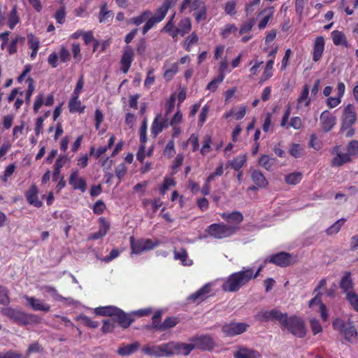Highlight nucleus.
Wrapping results in <instances>:
<instances>
[{
	"label": "nucleus",
	"mask_w": 358,
	"mask_h": 358,
	"mask_svg": "<svg viewBox=\"0 0 358 358\" xmlns=\"http://www.w3.org/2000/svg\"><path fill=\"white\" fill-rule=\"evenodd\" d=\"M262 268V266H259L255 273H254V271L250 268H244L239 272L232 273L223 282L222 285V289L224 292H230L238 291L241 287L247 284L251 279L257 278Z\"/></svg>",
	"instance_id": "obj_1"
},
{
	"label": "nucleus",
	"mask_w": 358,
	"mask_h": 358,
	"mask_svg": "<svg viewBox=\"0 0 358 358\" xmlns=\"http://www.w3.org/2000/svg\"><path fill=\"white\" fill-rule=\"evenodd\" d=\"M181 13H192L197 22L207 18V7L203 0H182L180 5Z\"/></svg>",
	"instance_id": "obj_2"
},
{
	"label": "nucleus",
	"mask_w": 358,
	"mask_h": 358,
	"mask_svg": "<svg viewBox=\"0 0 358 358\" xmlns=\"http://www.w3.org/2000/svg\"><path fill=\"white\" fill-rule=\"evenodd\" d=\"M347 152L343 153L340 150V147L336 146L334 148V152L336 157L332 159V165L334 166H341L344 164L352 161V157L358 156V141H350L346 146Z\"/></svg>",
	"instance_id": "obj_3"
},
{
	"label": "nucleus",
	"mask_w": 358,
	"mask_h": 358,
	"mask_svg": "<svg viewBox=\"0 0 358 358\" xmlns=\"http://www.w3.org/2000/svg\"><path fill=\"white\" fill-rule=\"evenodd\" d=\"M341 131L345 132L346 137H351L355 134L352 127L357 120V113L355 106L351 103L345 106L342 111Z\"/></svg>",
	"instance_id": "obj_4"
},
{
	"label": "nucleus",
	"mask_w": 358,
	"mask_h": 358,
	"mask_svg": "<svg viewBox=\"0 0 358 358\" xmlns=\"http://www.w3.org/2000/svg\"><path fill=\"white\" fill-rule=\"evenodd\" d=\"M159 357L172 355H187L191 352V347L180 342H169L158 345Z\"/></svg>",
	"instance_id": "obj_5"
},
{
	"label": "nucleus",
	"mask_w": 358,
	"mask_h": 358,
	"mask_svg": "<svg viewBox=\"0 0 358 358\" xmlns=\"http://www.w3.org/2000/svg\"><path fill=\"white\" fill-rule=\"evenodd\" d=\"M2 314L20 325H27L38 322V318L36 315L28 314L20 309L10 307L3 308Z\"/></svg>",
	"instance_id": "obj_6"
},
{
	"label": "nucleus",
	"mask_w": 358,
	"mask_h": 358,
	"mask_svg": "<svg viewBox=\"0 0 358 358\" xmlns=\"http://www.w3.org/2000/svg\"><path fill=\"white\" fill-rule=\"evenodd\" d=\"M282 330L287 329L294 336L299 338H303L306 334V328L304 321L299 317L292 315L289 317L285 315V321L282 323Z\"/></svg>",
	"instance_id": "obj_7"
},
{
	"label": "nucleus",
	"mask_w": 358,
	"mask_h": 358,
	"mask_svg": "<svg viewBox=\"0 0 358 358\" xmlns=\"http://www.w3.org/2000/svg\"><path fill=\"white\" fill-rule=\"evenodd\" d=\"M333 327L342 334L346 341L351 343H356L358 341V334L355 327L351 323H346L340 318L333 322Z\"/></svg>",
	"instance_id": "obj_8"
},
{
	"label": "nucleus",
	"mask_w": 358,
	"mask_h": 358,
	"mask_svg": "<svg viewBox=\"0 0 358 358\" xmlns=\"http://www.w3.org/2000/svg\"><path fill=\"white\" fill-rule=\"evenodd\" d=\"M238 227L224 224H213L208 227L207 232L209 236L215 238H224L233 235Z\"/></svg>",
	"instance_id": "obj_9"
},
{
	"label": "nucleus",
	"mask_w": 358,
	"mask_h": 358,
	"mask_svg": "<svg viewBox=\"0 0 358 358\" xmlns=\"http://www.w3.org/2000/svg\"><path fill=\"white\" fill-rule=\"evenodd\" d=\"M286 313H282L278 309L271 310H261L255 315V319L260 322H268L277 320L280 324L285 322Z\"/></svg>",
	"instance_id": "obj_10"
},
{
	"label": "nucleus",
	"mask_w": 358,
	"mask_h": 358,
	"mask_svg": "<svg viewBox=\"0 0 358 358\" xmlns=\"http://www.w3.org/2000/svg\"><path fill=\"white\" fill-rule=\"evenodd\" d=\"M248 327L249 324L245 322H232L224 324L222 331L227 336L233 337L245 332Z\"/></svg>",
	"instance_id": "obj_11"
},
{
	"label": "nucleus",
	"mask_w": 358,
	"mask_h": 358,
	"mask_svg": "<svg viewBox=\"0 0 358 358\" xmlns=\"http://www.w3.org/2000/svg\"><path fill=\"white\" fill-rule=\"evenodd\" d=\"M191 343H185V345L191 347V351L194 348L202 350H210L213 347V341L208 336H200L193 338Z\"/></svg>",
	"instance_id": "obj_12"
},
{
	"label": "nucleus",
	"mask_w": 358,
	"mask_h": 358,
	"mask_svg": "<svg viewBox=\"0 0 358 358\" xmlns=\"http://www.w3.org/2000/svg\"><path fill=\"white\" fill-rule=\"evenodd\" d=\"M320 121L323 131L328 132L336 125V117L329 110H324L320 115Z\"/></svg>",
	"instance_id": "obj_13"
},
{
	"label": "nucleus",
	"mask_w": 358,
	"mask_h": 358,
	"mask_svg": "<svg viewBox=\"0 0 358 358\" xmlns=\"http://www.w3.org/2000/svg\"><path fill=\"white\" fill-rule=\"evenodd\" d=\"M234 357L235 358H262V355L255 349L241 345L234 352Z\"/></svg>",
	"instance_id": "obj_14"
},
{
	"label": "nucleus",
	"mask_w": 358,
	"mask_h": 358,
	"mask_svg": "<svg viewBox=\"0 0 358 358\" xmlns=\"http://www.w3.org/2000/svg\"><path fill=\"white\" fill-rule=\"evenodd\" d=\"M24 299L27 301V305L35 311L48 312L50 310V306L41 299L27 295L24 296Z\"/></svg>",
	"instance_id": "obj_15"
},
{
	"label": "nucleus",
	"mask_w": 358,
	"mask_h": 358,
	"mask_svg": "<svg viewBox=\"0 0 358 358\" xmlns=\"http://www.w3.org/2000/svg\"><path fill=\"white\" fill-rule=\"evenodd\" d=\"M310 87L308 85H305L296 99V108L298 110H301L304 108L309 107L311 99L309 97Z\"/></svg>",
	"instance_id": "obj_16"
},
{
	"label": "nucleus",
	"mask_w": 358,
	"mask_h": 358,
	"mask_svg": "<svg viewBox=\"0 0 358 358\" xmlns=\"http://www.w3.org/2000/svg\"><path fill=\"white\" fill-rule=\"evenodd\" d=\"M325 40L322 36L315 38L313 42V60L318 62L322 58L324 50Z\"/></svg>",
	"instance_id": "obj_17"
},
{
	"label": "nucleus",
	"mask_w": 358,
	"mask_h": 358,
	"mask_svg": "<svg viewBox=\"0 0 358 358\" xmlns=\"http://www.w3.org/2000/svg\"><path fill=\"white\" fill-rule=\"evenodd\" d=\"M167 126V117H163L161 114H157L151 126L152 135L156 137Z\"/></svg>",
	"instance_id": "obj_18"
},
{
	"label": "nucleus",
	"mask_w": 358,
	"mask_h": 358,
	"mask_svg": "<svg viewBox=\"0 0 358 358\" xmlns=\"http://www.w3.org/2000/svg\"><path fill=\"white\" fill-rule=\"evenodd\" d=\"M267 261L268 259H266L265 262ZM268 262L280 266H286L291 264L292 258L288 253L279 252L271 255L268 259Z\"/></svg>",
	"instance_id": "obj_19"
},
{
	"label": "nucleus",
	"mask_w": 358,
	"mask_h": 358,
	"mask_svg": "<svg viewBox=\"0 0 358 358\" xmlns=\"http://www.w3.org/2000/svg\"><path fill=\"white\" fill-rule=\"evenodd\" d=\"M69 184L74 189H79L82 192H85L86 190V180L85 178L79 177L78 171H74L71 173L69 177Z\"/></svg>",
	"instance_id": "obj_20"
},
{
	"label": "nucleus",
	"mask_w": 358,
	"mask_h": 358,
	"mask_svg": "<svg viewBox=\"0 0 358 358\" xmlns=\"http://www.w3.org/2000/svg\"><path fill=\"white\" fill-rule=\"evenodd\" d=\"M38 189L35 185H32L26 192L25 196L28 203L35 207L39 208L42 206V201L39 200Z\"/></svg>",
	"instance_id": "obj_21"
},
{
	"label": "nucleus",
	"mask_w": 358,
	"mask_h": 358,
	"mask_svg": "<svg viewBox=\"0 0 358 358\" xmlns=\"http://www.w3.org/2000/svg\"><path fill=\"white\" fill-rule=\"evenodd\" d=\"M213 283L205 285L200 289L189 296V299L194 302L199 303L206 299L210 294V287Z\"/></svg>",
	"instance_id": "obj_22"
},
{
	"label": "nucleus",
	"mask_w": 358,
	"mask_h": 358,
	"mask_svg": "<svg viewBox=\"0 0 358 358\" xmlns=\"http://www.w3.org/2000/svg\"><path fill=\"white\" fill-rule=\"evenodd\" d=\"M134 59V51L132 48L127 45L124 48L122 59H121V64H122V71L126 73L128 72L131 64Z\"/></svg>",
	"instance_id": "obj_23"
},
{
	"label": "nucleus",
	"mask_w": 358,
	"mask_h": 358,
	"mask_svg": "<svg viewBox=\"0 0 358 358\" xmlns=\"http://www.w3.org/2000/svg\"><path fill=\"white\" fill-rule=\"evenodd\" d=\"M170 0H164L162 5L156 10L152 17L158 23L164 20L170 8L174 6Z\"/></svg>",
	"instance_id": "obj_24"
},
{
	"label": "nucleus",
	"mask_w": 358,
	"mask_h": 358,
	"mask_svg": "<svg viewBox=\"0 0 358 358\" xmlns=\"http://www.w3.org/2000/svg\"><path fill=\"white\" fill-rule=\"evenodd\" d=\"M340 287L342 289L343 292L346 294L348 293H351L354 291V283L352 282V279L351 278V273L350 272H347L342 277L340 282Z\"/></svg>",
	"instance_id": "obj_25"
},
{
	"label": "nucleus",
	"mask_w": 358,
	"mask_h": 358,
	"mask_svg": "<svg viewBox=\"0 0 358 358\" xmlns=\"http://www.w3.org/2000/svg\"><path fill=\"white\" fill-rule=\"evenodd\" d=\"M192 29V22L189 17L182 19L176 27V37L180 35L181 36L188 34Z\"/></svg>",
	"instance_id": "obj_26"
},
{
	"label": "nucleus",
	"mask_w": 358,
	"mask_h": 358,
	"mask_svg": "<svg viewBox=\"0 0 358 358\" xmlns=\"http://www.w3.org/2000/svg\"><path fill=\"white\" fill-rule=\"evenodd\" d=\"M331 36L333 43L335 45H343L345 48L349 47V43L348 42L346 36L343 31L334 30L331 31Z\"/></svg>",
	"instance_id": "obj_27"
},
{
	"label": "nucleus",
	"mask_w": 358,
	"mask_h": 358,
	"mask_svg": "<svg viewBox=\"0 0 358 358\" xmlns=\"http://www.w3.org/2000/svg\"><path fill=\"white\" fill-rule=\"evenodd\" d=\"M117 310L113 316L115 322H118L124 329L129 327L132 322V320L120 309L117 308Z\"/></svg>",
	"instance_id": "obj_28"
},
{
	"label": "nucleus",
	"mask_w": 358,
	"mask_h": 358,
	"mask_svg": "<svg viewBox=\"0 0 358 358\" xmlns=\"http://www.w3.org/2000/svg\"><path fill=\"white\" fill-rule=\"evenodd\" d=\"M222 217L231 224L230 226L236 227L243 221V217L239 212H233L231 213H224Z\"/></svg>",
	"instance_id": "obj_29"
},
{
	"label": "nucleus",
	"mask_w": 358,
	"mask_h": 358,
	"mask_svg": "<svg viewBox=\"0 0 358 358\" xmlns=\"http://www.w3.org/2000/svg\"><path fill=\"white\" fill-rule=\"evenodd\" d=\"M69 108L71 113H82L84 112L85 108V106L82 105L81 101L79 99V96L73 95L72 98L69 102Z\"/></svg>",
	"instance_id": "obj_30"
},
{
	"label": "nucleus",
	"mask_w": 358,
	"mask_h": 358,
	"mask_svg": "<svg viewBox=\"0 0 358 358\" xmlns=\"http://www.w3.org/2000/svg\"><path fill=\"white\" fill-rule=\"evenodd\" d=\"M273 61L272 59H268L266 65L264 66V69L263 73L260 78L259 83H263L269 78H271L273 75Z\"/></svg>",
	"instance_id": "obj_31"
},
{
	"label": "nucleus",
	"mask_w": 358,
	"mask_h": 358,
	"mask_svg": "<svg viewBox=\"0 0 358 358\" xmlns=\"http://www.w3.org/2000/svg\"><path fill=\"white\" fill-rule=\"evenodd\" d=\"M251 177L254 183L259 187H265L268 185L266 178L262 173L258 170L252 171Z\"/></svg>",
	"instance_id": "obj_32"
},
{
	"label": "nucleus",
	"mask_w": 358,
	"mask_h": 358,
	"mask_svg": "<svg viewBox=\"0 0 358 358\" xmlns=\"http://www.w3.org/2000/svg\"><path fill=\"white\" fill-rule=\"evenodd\" d=\"M117 308L115 306H108L96 308L94 309V313L97 315L110 316L113 317L114 314L117 313Z\"/></svg>",
	"instance_id": "obj_33"
},
{
	"label": "nucleus",
	"mask_w": 358,
	"mask_h": 358,
	"mask_svg": "<svg viewBox=\"0 0 358 358\" xmlns=\"http://www.w3.org/2000/svg\"><path fill=\"white\" fill-rule=\"evenodd\" d=\"M139 343L138 342H135L131 344L123 345L120 347L117 353L122 356H128L134 352H135L138 348H139Z\"/></svg>",
	"instance_id": "obj_34"
},
{
	"label": "nucleus",
	"mask_w": 358,
	"mask_h": 358,
	"mask_svg": "<svg viewBox=\"0 0 358 358\" xmlns=\"http://www.w3.org/2000/svg\"><path fill=\"white\" fill-rule=\"evenodd\" d=\"M108 229L109 225L108 224V223L104 220L101 219L99 231L97 232L92 234L90 236L89 239L96 240L102 238L106 234Z\"/></svg>",
	"instance_id": "obj_35"
},
{
	"label": "nucleus",
	"mask_w": 358,
	"mask_h": 358,
	"mask_svg": "<svg viewBox=\"0 0 358 358\" xmlns=\"http://www.w3.org/2000/svg\"><path fill=\"white\" fill-rule=\"evenodd\" d=\"M130 244H131V254L135 255H140L142 252L146 251L145 249H144V245L141 243V240H135L133 236L130 237Z\"/></svg>",
	"instance_id": "obj_36"
},
{
	"label": "nucleus",
	"mask_w": 358,
	"mask_h": 358,
	"mask_svg": "<svg viewBox=\"0 0 358 358\" xmlns=\"http://www.w3.org/2000/svg\"><path fill=\"white\" fill-rule=\"evenodd\" d=\"M174 257L176 259L180 260L184 266H190L192 264V261L188 259L187 252L183 249L175 251Z\"/></svg>",
	"instance_id": "obj_37"
},
{
	"label": "nucleus",
	"mask_w": 358,
	"mask_h": 358,
	"mask_svg": "<svg viewBox=\"0 0 358 358\" xmlns=\"http://www.w3.org/2000/svg\"><path fill=\"white\" fill-rule=\"evenodd\" d=\"M44 292L49 294L55 301H65L70 303L71 299L64 298L57 293L56 289L53 287L45 286L44 287Z\"/></svg>",
	"instance_id": "obj_38"
},
{
	"label": "nucleus",
	"mask_w": 358,
	"mask_h": 358,
	"mask_svg": "<svg viewBox=\"0 0 358 358\" xmlns=\"http://www.w3.org/2000/svg\"><path fill=\"white\" fill-rule=\"evenodd\" d=\"M24 42V38L19 35L16 36L12 39L9 45H8V52L9 55H14L17 51V44L19 43H23Z\"/></svg>",
	"instance_id": "obj_39"
},
{
	"label": "nucleus",
	"mask_w": 358,
	"mask_h": 358,
	"mask_svg": "<svg viewBox=\"0 0 358 358\" xmlns=\"http://www.w3.org/2000/svg\"><path fill=\"white\" fill-rule=\"evenodd\" d=\"M275 159L268 155H263L259 160V164L268 171H271L275 165Z\"/></svg>",
	"instance_id": "obj_40"
},
{
	"label": "nucleus",
	"mask_w": 358,
	"mask_h": 358,
	"mask_svg": "<svg viewBox=\"0 0 358 358\" xmlns=\"http://www.w3.org/2000/svg\"><path fill=\"white\" fill-rule=\"evenodd\" d=\"M107 4L104 3L101 6L99 15V20L101 23L108 22L113 17L111 11L106 8Z\"/></svg>",
	"instance_id": "obj_41"
},
{
	"label": "nucleus",
	"mask_w": 358,
	"mask_h": 358,
	"mask_svg": "<svg viewBox=\"0 0 358 358\" xmlns=\"http://www.w3.org/2000/svg\"><path fill=\"white\" fill-rule=\"evenodd\" d=\"M142 351L148 355L159 357V346L158 345L147 344L142 348Z\"/></svg>",
	"instance_id": "obj_42"
},
{
	"label": "nucleus",
	"mask_w": 358,
	"mask_h": 358,
	"mask_svg": "<svg viewBox=\"0 0 358 358\" xmlns=\"http://www.w3.org/2000/svg\"><path fill=\"white\" fill-rule=\"evenodd\" d=\"M303 127V122L302 119L300 117L295 116L291 117L289 122L287 121V126H286L285 128L289 129L290 127L299 130L302 129Z\"/></svg>",
	"instance_id": "obj_43"
},
{
	"label": "nucleus",
	"mask_w": 358,
	"mask_h": 358,
	"mask_svg": "<svg viewBox=\"0 0 358 358\" xmlns=\"http://www.w3.org/2000/svg\"><path fill=\"white\" fill-rule=\"evenodd\" d=\"M302 179V174L300 172H294L285 176V182L289 185H296L300 182Z\"/></svg>",
	"instance_id": "obj_44"
},
{
	"label": "nucleus",
	"mask_w": 358,
	"mask_h": 358,
	"mask_svg": "<svg viewBox=\"0 0 358 358\" xmlns=\"http://www.w3.org/2000/svg\"><path fill=\"white\" fill-rule=\"evenodd\" d=\"M198 41V36L195 32H192L189 36H188L185 38L183 43V47L185 48L187 51H190L192 46L197 43Z\"/></svg>",
	"instance_id": "obj_45"
},
{
	"label": "nucleus",
	"mask_w": 358,
	"mask_h": 358,
	"mask_svg": "<svg viewBox=\"0 0 358 358\" xmlns=\"http://www.w3.org/2000/svg\"><path fill=\"white\" fill-rule=\"evenodd\" d=\"M345 222V219L341 218L334 222L331 226H330L327 230L326 232L328 235H333L337 234L342 226L344 224Z\"/></svg>",
	"instance_id": "obj_46"
},
{
	"label": "nucleus",
	"mask_w": 358,
	"mask_h": 358,
	"mask_svg": "<svg viewBox=\"0 0 358 358\" xmlns=\"http://www.w3.org/2000/svg\"><path fill=\"white\" fill-rule=\"evenodd\" d=\"M237 30L238 29L235 24H227L222 29L221 35L223 38H227L231 34H236Z\"/></svg>",
	"instance_id": "obj_47"
},
{
	"label": "nucleus",
	"mask_w": 358,
	"mask_h": 358,
	"mask_svg": "<svg viewBox=\"0 0 358 358\" xmlns=\"http://www.w3.org/2000/svg\"><path fill=\"white\" fill-rule=\"evenodd\" d=\"M176 185L174 180L172 178L166 177L162 185L159 187V192L161 194L164 195L171 187Z\"/></svg>",
	"instance_id": "obj_48"
},
{
	"label": "nucleus",
	"mask_w": 358,
	"mask_h": 358,
	"mask_svg": "<svg viewBox=\"0 0 358 358\" xmlns=\"http://www.w3.org/2000/svg\"><path fill=\"white\" fill-rule=\"evenodd\" d=\"M255 24V20L254 18L249 19L248 20L244 22L239 29V34L243 35L244 34L248 33L251 31L253 26Z\"/></svg>",
	"instance_id": "obj_49"
},
{
	"label": "nucleus",
	"mask_w": 358,
	"mask_h": 358,
	"mask_svg": "<svg viewBox=\"0 0 358 358\" xmlns=\"http://www.w3.org/2000/svg\"><path fill=\"white\" fill-rule=\"evenodd\" d=\"M345 298L353 309L358 312V294L352 292L346 294Z\"/></svg>",
	"instance_id": "obj_50"
},
{
	"label": "nucleus",
	"mask_w": 358,
	"mask_h": 358,
	"mask_svg": "<svg viewBox=\"0 0 358 358\" xmlns=\"http://www.w3.org/2000/svg\"><path fill=\"white\" fill-rule=\"evenodd\" d=\"M246 162L245 155H240L236 157L231 162V168L236 171L241 169Z\"/></svg>",
	"instance_id": "obj_51"
},
{
	"label": "nucleus",
	"mask_w": 358,
	"mask_h": 358,
	"mask_svg": "<svg viewBox=\"0 0 358 358\" xmlns=\"http://www.w3.org/2000/svg\"><path fill=\"white\" fill-rule=\"evenodd\" d=\"M263 64L262 61L259 60H252L250 62V65H252V66L250 69V78H253L254 76H257L259 73V70L262 64Z\"/></svg>",
	"instance_id": "obj_52"
},
{
	"label": "nucleus",
	"mask_w": 358,
	"mask_h": 358,
	"mask_svg": "<svg viewBox=\"0 0 358 358\" xmlns=\"http://www.w3.org/2000/svg\"><path fill=\"white\" fill-rule=\"evenodd\" d=\"M178 322V320L176 317L166 318L163 323L160 325L159 330L164 331L167 329L175 327Z\"/></svg>",
	"instance_id": "obj_53"
},
{
	"label": "nucleus",
	"mask_w": 358,
	"mask_h": 358,
	"mask_svg": "<svg viewBox=\"0 0 358 358\" xmlns=\"http://www.w3.org/2000/svg\"><path fill=\"white\" fill-rule=\"evenodd\" d=\"M175 17V13L173 14L171 19L169 20V22L166 24V25L164 27V30L166 32H168L173 38L176 37V27H174V23H173V18Z\"/></svg>",
	"instance_id": "obj_54"
},
{
	"label": "nucleus",
	"mask_w": 358,
	"mask_h": 358,
	"mask_svg": "<svg viewBox=\"0 0 358 358\" xmlns=\"http://www.w3.org/2000/svg\"><path fill=\"white\" fill-rule=\"evenodd\" d=\"M18 22L19 17L17 15L16 9L13 8L8 15V25L10 29H13Z\"/></svg>",
	"instance_id": "obj_55"
},
{
	"label": "nucleus",
	"mask_w": 358,
	"mask_h": 358,
	"mask_svg": "<svg viewBox=\"0 0 358 358\" xmlns=\"http://www.w3.org/2000/svg\"><path fill=\"white\" fill-rule=\"evenodd\" d=\"M310 327L314 335L320 334L322 331V327L318 320L315 318H311L309 321Z\"/></svg>",
	"instance_id": "obj_56"
},
{
	"label": "nucleus",
	"mask_w": 358,
	"mask_h": 358,
	"mask_svg": "<svg viewBox=\"0 0 358 358\" xmlns=\"http://www.w3.org/2000/svg\"><path fill=\"white\" fill-rule=\"evenodd\" d=\"M224 78H223L222 75L218 76L212 80L207 85L206 89L210 92H215L218 87V85L222 83Z\"/></svg>",
	"instance_id": "obj_57"
},
{
	"label": "nucleus",
	"mask_w": 358,
	"mask_h": 358,
	"mask_svg": "<svg viewBox=\"0 0 358 358\" xmlns=\"http://www.w3.org/2000/svg\"><path fill=\"white\" fill-rule=\"evenodd\" d=\"M27 43L30 49H38L40 46L39 39L32 34L27 35Z\"/></svg>",
	"instance_id": "obj_58"
},
{
	"label": "nucleus",
	"mask_w": 358,
	"mask_h": 358,
	"mask_svg": "<svg viewBox=\"0 0 358 358\" xmlns=\"http://www.w3.org/2000/svg\"><path fill=\"white\" fill-rule=\"evenodd\" d=\"M115 327V321L113 317L109 320H103L102 331L103 333L112 332Z\"/></svg>",
	"instance_id": "obj_59"
},
{
	"label": "nucleus",
	"mask_w": 358,
	"mask_h": 358,
	"mask_svg": "<svg viewBox=\"0 0 358 358\" xmlns=\"http://www.w3.org/2000/svg\"><path fill=\"white\" fill-rule=\"evenodd\" d=\"M151 15V12L149 10H145L143 13H142L141 15L139 16H137L136 17H134L131 20L132 22L136 25L138 26L141 24H142L145 20L148 19Z\"/></svg>",
	"instance_id": "obj_60"
},
{
	"label": "nucleus",
	"mask_w": 358,
	"mask_h": 358,
	"mask_svg": "<svg viewBox=\"0 0 358 358\" xmlns=\"http://www.w3.org/2000/svg\"><path fill=\"white\" fill-rule=\"evenodd\" d=\"M212 141L210 136H206L203 142V145L201 149V153L206 155L210 151Z\"/></svg>",
	"instance_id": "obj_61"
},
{
	"label": "nucleus",
	"mask_w": 358,
	"mask_h": 358,
	"mask_svg": "<svg viewBox=\"0 0 358 358\" xmlns=\"http://www.w3.org/2000/svg\"><path fill=\"white\" fill-rule=\"evenodd\" d=\"M72 53L73 58L76 62H79L82 59V55L80 52V46L77 43H73L72 44Z\"/></svg>",
	"instance_id": "obj_62"
},
{
	"label": "nucleus",
	"mask_w": 358,
	"mask_h": 358,
	"mask_svg": "<svg viewBox=\"0 0 358 358\" xmlns=\"http://www.w3.org/2000/svg\"><path fill=\"white\" fill-rule=\"evenodd\" d=\"M178 68L176 63H173L170 66V68L166 69L164 72V78L166 80H171L173 76L178 72Z\"/></svg>",
	"instance_id": "obj_63"
},
{
	"label": "nucleus",
	"mask_w": 358,
	"mask_h": 358,
	"mask_svg": "<svg viewBox=\"0 0 358 358\" xmlns=\"http://www.w3.org/2000/svg\"><path fill=\"white\" fill-rule=\"evenodd\" d=\"M303 148L299 144H292L290 147L289 153L292 156L298 158L302 155Z\"/></svg>",
	"instance_id": "obj_64"
}]
</instances>
